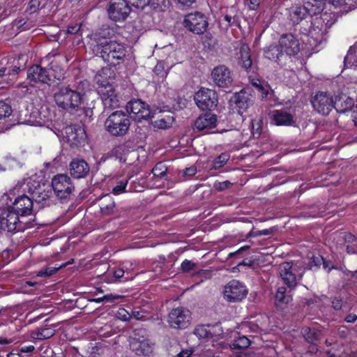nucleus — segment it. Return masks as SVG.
I'll return each instance as SVG.
<instances>
[{"label":"nucleus","instance_id":"nucleus-1","mask_svg":"<svg viewBox=\"0 0 357 357\" xmlns=\"http://www.w3.org/2000/svg\"><path fill=\"white\" fill-rule=\"evenodd\" d=\"M342 98L333 99L331 93L324 91H318L311 96L310 102L314 111L318 114L327 116L333 108L338 113L350 112L354 105L351 98H346L345 107H342Z\"/></svg>","mask_w":357,"mask_h":357},{"label":"nucleus","instance_id":"nucleus-2","mask_svg":"<svg viewBox=\"0 0 357 357\" xmlns=\"http://www.w3.org/2000/svg\"><path fill=\"white\" fill-rule=\"evenodd\" d=\"M91 44V48L96 56H100L109 66H116L123 63L126 57L127 50L121 43L109 41Z\"/></svg>","mask_w":357,"mask_h":357},{"label":"nucleus","instance_id":"nucleus-3","mask_svg":"<svg viewBox=\"0 0 357 357\" xmlns=\"http://www.w3.org/2000/svg\"><path fill=\"white\" fill-rule=\"evenodd\" d=\"M131 121L129 115L121 110L110 114L104 123L105 130L112 137H122L130 130Z\"/></svg>","mask_w":357,"mask_h":357},{"label":"nucleus","instance_id":"nucleus-4","mask_svg":"<svg viewBox=\"0 0 357 357\" xmlns=\"http://www.w3.org/2000/svg\"><path fill=\"white\" fill-rule=\"evenodd\" d=\"M54 99L59 107L70 113L77 112L84 101L71 89L70 85L58 88L54 94Z\"/></svg>","mask_w":357,"mask_h":357},{"label":"nucleus","instance_id":"nucleus-5","mask_svg":"<svg viewBox=\"0 0 357 357\" xmlns=\"http://www.w3.org/2000/svg\"><path fill=\"white\" fill-rule=\"evenodd\" d=\"M279 270L282 282L290 290L297 287L298 281L302 279L305 273V268L291 262L282 264Z\"/></svg>","mask_w":357,"mask_h":357},{"label":"nucleus","instance_id":"nucleus-6","mask_svg":"<svg viewBox=\"0 0 357 357\" xmlns=\"http://www.w3.org/2000/svg\"><path fill=\"white\" fill-rule=\"evenodd\" d=\"M51 185L54 195L61 200L68 199L75 190V185L70 177L65 174L54 176Z\"/></svg>","mask_w":357,"mask_h":357},{"label":"nucleus","instance_id":"nucleus-7","mask_svg":"<svg viewBox=\"0 0 357 357\" xmlns=\"http://www.w3.org/2000/svg\"><path fill=\"white\" fill-rule=\"evenodd\" d=\"M183 26L190 32L200 35L206 31L208 26L207 17L198 11L185 15Z\"/></svg>","mask_w":357,"mask_h":357},{"label":"nucleus","instance_id":"nucleus-8","mask_svg":"<svg viewBox=\"0 0 357 357\" xmlns=\"http://www.w3.org/2000/svg\"><path fill=\"white\" fill-rule=\"evenodd\" d=\"M197 106L202 110H214L218 103V96L215 91L207 88H201L194 96Z\"/></svg>","mask_w":357,"mask_h":357},{"label":"nucleus","instance_id":"nucleus-9","mask_svg":"<svg viewBox=\"0 0 357 357\" xmlns=\"http://www.w3.org/2000/svg\"><path fill=\"white\" fill-rule=\"evenodd\" d=\"M126 111L135 121L148 120L153 117L150 106L140 99H132L126 105Z\"/></svg>","mask_w":357,"mask_h":357},{"label":"nucleus","instance_id":"nucleus-10","mask_svg":"<svg viewBox=\"0 0 357 357\" xmlns=\"http://www.w3.org/2000/svg\"><path fill=\"white\" fill-rule=\"evenodd\" d=\"M109 19L114 22L124 21L131 12L126 0H111L107 6Z\"/></svg>","mask_w":357,"mask_h":357},{"label":"nucleus","instance_id":"nucleus-11","mask_svg":"<svg viewBox=\"0 0 357 357\" xmlns=\"http://www.w3.org/2000/svg\"><path fill=\"white\" fill-rule=\"evenodd\" d=\"M27 187L28 192L30 193L32 199L38 204H43V206L52 196L50 187L43 182L33 180L28 183Z\"/></svg>","mask_w":357,"mask_h":357},{"label":"nucleus","instance_id":"nucleus-12","mask_svg":"<svg viewBox=\"0 0 357 357\" xmlns=\"http://www.w3.org/2000/svg\"><path fill=\"white\" fill-rule=\"evenodd\" d=\"M146 331L144 329H136L134 331V337L130 345L132 349L137 355L149 356L153 352V344L144 337Z\"/></svg>","mask_w":357,"mask_h":357},{"label":"nucleus","instance_id":"nucleus-13","mask_svg":"<svg viewBox=\"0 0 357 357\" xmlns=\"http://www.w3.org/2000/svg\"><path fill=\"white\" fill-rule=\"evenodd\" d=\"M247 294L248 289L238 280H232L225 287L224 297L229 302H240L246 297Z\"/></svg>","mask_w":357,"mask_h":357},{"label":"nucleus","instance_id":"nucleus-14","mask_svg":"<svg viewBox=\"0 0 357 357\" xmlns=\"http://www.w3.org/2000/svg\"><path fill=\"white\" fill-rule=\"evenodd\" d=\"M190 312L182 307L172 310L168 316V322L174 328H185L189 324Z\"/></svg>","mask_w":357,"mask_h":357},{"label":"nucleus","instance_id":"nucleus-15","mask_svg":"<svg viewBox=\"0 0 357 357\" xmlns=\"http://www.w3.org/2000/svg\"><path fill=\"white\" fill-rule=\"evenodd\" d=\"M231 105L237 109V112L242 115L253 104V97L245 89L235 93L230 98Z\"/></svg>","mask_w":357,"mask_h":357},{"label":"nucleus","instance_id":"nucleus-16","mask_svg":"<svg viewBox=\"0 0 357 357\" xmlns=\"http://www.w3.org/2000/svg\"><path fill=\"white\" fill-rule=\"evenodd\" d=\"M211 78L213 83L218 87H228L233 82L231 72L225 65L215 67L211 71Z\"/></svg>","mask_w":357,"mask_h":357},{"label":"nucleus","instance_id":"nucleus-17","mask_svg":"<svg viewBox=\"0 0 357 357\" xmlns=\"http://www.w3.org/2000/svg\"><path fill=\"white\" fill-rule=\"evenodd\" d=\"M98 93L100 95L102 102L104 106L103 113L106 109H113L119 106V100L113 86L107 84L104 87H101Z\"/></svg>","mask_w":357,"mask_h":357},{"label":"nucleus","instance_id":"nucleus-18","mask_svg":"<svg viewBox=\"0 0 357 357\" xmlns=\"http://www.w3.org/2000/svg\"><path fill=\"white\" fill-rule=\"evenodd\" d=\"M278 43L284 54L291 56L300 52V43L296 36L291 33H283L279 38Z\"/></svg>","mask_w":357,"mask_h":357},{"label":"nucleus","instance_id":"nucleus-19","mask_svg":"<svg viewBox=\"0 0 357 357\" xmlns=\"http://www.w3.org/2000/svg\"><path fill=\"white\" fill-rule=\"evenodd\" d=\"M19 215L20 214L10 208H0V220L3 231H15L19 222Z\"/></svg>","mask_w":357,"mask_h":357},{"label":"nucleus","instance_id":"nucleus-20","mask_svg":"<svg viewBox=\"0 0 357 357\" xmlns=\"http://www.w3.org/2000/svg\"><path fill=\"white\" fill-rule=\"evenodd\" d=\"M67 142L71 147H78L84 144L86 135L84 130L76 125H70L65 129Z\"/></svg>","mask_w":357,"mask_h":357},{"label":"nucleus","instance_id":"nucleus-21","mask_svg":"<svg viewBox=\"0 0 357 357\" xmlns=\"http://www.w3.org/2000/svg\"><path fill=\"white\" fill-rule=\"evenodd\" d=\"M13 209L21 216L30 215L33 211V199L26 195L18 196L13 204Z\"/></svg>","mask_w":357,"mask_h":357},{"label":"nucleus","instance_id":"nucleus-22","mask_svg":"<svg viewBox=\"0 0 357 357\" xmlns=\"http://www.w3.org/2000/svg\"><path fill=\"white\" fill-rule=\"evenodd\" d=\"M27 79L34 83L48 84L51 80L47 69L39 65H33L27 70Z\"/></svg>","mask_w":357,"mask_h":357},{"label":"nucleus","instance_id":"nucleus-23","mask_svg":"<svg viewBox=\"0 0 357 357\" xmlns=\"http://www.w3.org/2000/svg\"><path fill=\"white\" fill-rule=\"evenodd\" d=\"M90 171L88 163L83 159L75 158L70 164V173L75 178L86 177Z\"/></svg>","mask_w":357,"mask_h":357},{"label":"nucleus","instance_id":"nucleus-24","mask_svg":"<svg viewBox=\"0 0 357 357\" xmlns=\"http://www.w3.org/2000/svg\"><path fill=\"white\" fill-rule=\"evenodd\" d=\"M217 123L215 114L206 112L200 115L195 121V126L199 130L215 128Z\"/></svg>","mask_w":357,"mask_h":357},{"label":"nucleus","instance_id":"nucleus-25","mask_svg":"<svg viewBox=\"0 0 357 357\" xmlns=\"http://www.w3.org/2000/svg\"><path fill=\"white\" fill-rule=\"evenodd\" d=\"M116 31L117 26L103 28L94 35L93 40L91 44H98L101 42L104 43V40L107 42L115 41L114 40H112V38L116 35Z\"/></svg>","mask_w":357,"mask_h":357},{"label":"nucleus","instance_id":"nucleus-26","mask_svg":"<svg viewBox=\"0 0 357 357\" xmlns=\"http://www.w3.org/2000/svg\"><path fill=\"white\" fill-rule=\"evenodd\" d=\"M264 53L266 59L277 62L278 63L280 62L281 59L284 54L279 43L278 45H271L264 48Z\"/></svg>","mask_w":357,"mask_h":357},{"label":"nucleus","instance_id":"nucleus-27","mask_svg":"<svg viewBox=\"0 0 357 357\" xmlns=\"http://www.w3.org/2000/svg\"><path fill=\"white\" fill-rule=\"evenodd\" d=\"M308 16H310V11L307 10L304 4L302 6L292 8L289 12V20L294 25L299 24Z\"/></svg>","mask_w":357,"mask_h":357},{"label":"nucleus","instance_id":"nucleus-28","mask_svg":"<svg viewBox=\"0 0 357 357\" xmlns=\"http://www.w3.org/2000/svg\"><path fill=\"white\" fill-rule=\"evenodd\" d=\"M291 291L289 289L288 291L285 287H280L278 289L275 296L277 307H283L292 301Z\"/></svg>","mask_w":357,"mask_h":357},{"label":"nucleus","instance_id":"nucleus-29","mask_svg":"<svg viewBox=\"0 0 357 357\" xmlns=\"http://www.w3.org/2000/svg\"><path fill=\"white\" fill-rule=\"evenodd\" d=\"M273 120L277 126H291L294 123V116L285 110H275Z\"/></svg>","mask_w":357,"mask_h":357},{"label":"nucleus","instance_id":"nucleus-30","mask_svg":"<svg viewBox=\"0 0 357 357\" xmlns=\"http://www.w3.org/2000/svg\"><path fill=\"white\" fill-rule=\"evenodd\" d=\"M250 83L258 91L261 93V98H268V95H273L274 91L267 84V82H262L257 78L250 77Z\"/></svg>","mask_w":357,"mask_h":357},{"label":"nucleus","instance_id":"nucleus-31","mask_svg":"<svg viewBox=\"0 0 357 357\" xmlns=\"http://www.w3.org/2000/svg\"><path fill=\"white\" fill-rule=\"evenodd\" d=\"M302 333L310 344H318L321 340V332L317 329L305 327L302 329Z\"/></svg>","mask_w":357,"mask_h":357},{"label":"nucleus","instance_id":"nucleus-32","mask_svg":"<svg viewBox=\"0 0 357 357\" xmlns=\"http://www.w3.org/2000/svg\"><path fill=\"white\" fill-rule=\"evenodd\" d=\"M100 212L104 215L114 213L115 203L109 195H105L100 199Z\"/></svg>","mask_w":357,"mask_h":357},{"label":"nucleus","instance_id":"nucleus-33","mask_svg":"<svg viewBox=\"0 0 357 357\" xmlns=\"http://www.w3.org/2000/svg\"><path fill=\"white\" fill-rule=\"evenodd\" d=\"M303 4L310 11V17L321 14L324 8V0H303Z\"/></svg>","mask_w":357,"mask_h":357},{"label":"nucleus","instance_id":"nucleus-34","mask_svg":"<svg viewBox=\"0 0 357 357\" xmlns=\"http://www.w3.org/2000/svg\"><path fill=\"white\" fill-rule=\"evenodd\" d=\"M250 51L247 45H243L240 48L239 64L246 70L250 69L252 65Z\"/></svg>","mask_w":357,"mask_h":357},{"label":"nucleus","instance_id":"nucleus-35","mask_svg":"<svg viewBox=\"0 0 357 357\" xmlns=\"http://www.w3.org/2000/svg\"><path fill=\"white\" fill-rule=\"evenodd\" d=\"M130 142L126 141L123 144H120L114 146L112 149V155L114 156L116 159H118L121 162H126L125 155L128 152V148L130 147L129 144Z\"/></svg>","mask_w":357,"mask_h":357},{"label":"nucleus","instance_id":"nucleus-36","mask_svg":"<svg viewBox=\"0 0 357 357\" xmlns=\"http://www.w3.org/2000/svg\"><path fill=\"white\" fill-rule=\"evenodd\" d=\"M55 334V330L51 328H38L35 329L31 336L33 338L43 340L52 337Z\"/></svg>","mask_w":357,"mask_h":357},{"label":"nucleus","instance_id":"nucleus-37","mask_svg":"<svg viewBox=\"0 0 357 357\" xmlns=\"http://www.w3.org/2000/svg\"><path fill=\"white\" fill-rule=\"evenodd\" d=\"M70 87L77 94H79L81 99L84 100L86 91L90 89V83L86 79H81L76 82L75 84L72 86H70Z\"/></svg>","mask_w":357,"mask_h":357},{"label":"nucleus","instance_id":"nucleus-38","mask_svg":"<svg viewBox=\"0 0 357 357\" xmlns=\"http://www.w3.org/2000/svg\"><path fill=\"white\" fill-rule=\"evenodd\" d=\"M344 62L347 67L357 66V42L349 48Z\"/></svg>","mask_w":357,"mask_h":357},{"label":"nucleus","instance_id":"nucleus-39","mask_svg":"<svg viewBox=\"0 0 357 357\" xmlns=\"http://www.w3.org/2000/svg\"><path fill=\"white\" fill-rule=\"evenodd\" d=\"M250 345V340L247 337L242 335L234 338L230 344V347L233 349H246Z\"/></svg>","mask_w":357,"mask_h":357},{"label":"nucleus","instance_id":"nucleus-40","mask_svg":"<svg viewBox=\"0 0 357 357\" xmlns=\"http://www.w3.org/2000/svg\"><path fill=\"white\" fill-rule=\"evenodd\" d=\"M230 155L227 153H222L220 155L216 157L212 163V165L210 168L211 170L219 169L222 167L228 160H229Z\"/></svg>","mask_w":357,"mask_h":357},{"label":"nucleus","instance_id":"nucleus-41","mask_svg":"<svg viewBox=\"0 0 357 357\" xmlns=\"http://www.w3.org/2000/svg\"><path fill=\"white\" fill-rule=\"evenodd\" d=\"M148 1L146 6H149L156 11H163L169 3L168 0H148Z\"/></svg>","mask_w":357,"mask_h":357},{"label":"nucleus","instance_id":"nucleus-42","mask_svg":"<svg viewBox=\"0 0 357 357\" xmlns=\"http://www.w3.org/2000/svg\"><path fill=\"white\" fill-rule=\"evenodd\" d=\"M66 265L63 264L59 267H46L38 271L36 275L38 277H49L56 273L61 268L65 267Z\"/></svg>","mask_w":357,"mask_h":357},{"label":"nucleus","instance_id":"nucleus-43","mask_svg":"<svg viewBox=\"0 0 357 357\" xmlns=\"http://www.w3.org/2000/svg\"><path fill=\"white\" fill-rule=\"evenodd\" d=\"M167 172V167L162 162H158L152 169V173L155 177L162 178Z\"/></svg>","mask_w":357,"mask_h":357},{"label":"nucleus","instance_id":"nucleus-44","mask_svg":"<svg viewBox=\"0 0 357 357\" xmlns=\"http://www.w3.org/2000/svg\"><path fill=\"white\" fill-rule=\"evenodd\" d=\"M335 7L342 8L344 11L351 10L354 6L352 4L353 0H328Z\"/></svg>","mask_w":357,"mask_h":357},{"label":"nucleus","instance_id":"nucleus-45","mask_svg":"<svg viewBox=\"0 0 357 357\" xmlns=\"http://www.w3.org/2000/svg\"><path fill=\"white\" fill-rule=\"evenodd\" d=\"M261 123L262 121L259 119H255L252 121V134L253 138L258 139L261 133Z\"/></svg>","mask_w":357,"mask_h":357},{"label":"nucleus","instance_id":"nucleus-46","mask_svg":"<svg viewBox=\"0 0 357 357\" xmlns=\"http://www.w3.org/2000/svg\"><path fill=\"white\" fill-rule=\"evenodd\" d=\"M320 19L325 23L326 28H330L336 21L335 15L333 13H328L327 12L322 13Z\"/></svg>","mask_w":357,"mask_h":357},{"label":"nucleus","instance_id":"nucleus-47","mask_svg":"<svg viewBox=\"0 0 357 357\" xmlns=\"http://www.w3.org/2000/svg\"><path fill=\"white\" fill-rule=\"evenodd\" d=\"M11 106L3 100H0V119L9 116L12 114Z\"/></svg>","mask_w":357,"mask_h":357},{"label":"nucleus","instance_id":"nucleus-48","mask_svg":"<svg viewBox=\"0 0 357 357\" xmlns=\"http://www.w3.org/2000/svg\"><path fill=\"white\" fill-rule=\"evenodd\" d=\"M128 180L129 179L119 181L116 183V185L113 188L112 192L114 195H120L124 192H126V188L128 185Z\"/></svg>","mask_w":357,"mask_h":357},{"label":"nucleus","instance_id":"nucleus-49","mask_svg":"<svg viewBox=\"0 0 357 357\" xmlns=\"http://www.w3.org/2000/svg\"><path fill=\"white\" fill-rule=\"evenodd\" d=\"M120 298H121V296L113 295L112 294H106L102 297L93 299L92 301H95L96 303H100L102 301L112 303V302H114L115 300L119 299Z\"/></svg>","mask_w":357,"mask_h":357},{"label":"nucleus","instance_id":"nucleus-50","mask_svg":"<svg viewBox=\"0 0 357 357\" xmlns=\"http://www.w3.org/2000/svg\"><path fill=\"white\" fill-rule=\"evenodd\" d=\"M194 333L200 338H206L211 335V333L206 330L204 326H198L196 327Z\"/></svg>","mask_w":357,"mask_h":357},{"label":"nucleus","instance_id":"nucleus-51","mask_svg":"<svg viewBox=\"0 0 357 357\" xmlns=\"http://www.w3.org/2000/svg\"><path fill=\"white\" fill-rule=\"evenodd\" d=\"M321 261H323V257L318 255L317 256H313L310 260V264L307 265V266L305 267V269H312V267L316 266L319 267L321 265Z\"/></svg>","mask_w":357,"mask_h":357},{"label":"nucleus","instance_id":"nucleus-52","mask_svg":"<svg viewBox=\"0 0 357 357\" xmlns=\"http://www.w3.org/2000/svg\"><path fill=\"white\" fill-rule=\"evenodd\" d=\"M42 0H31L29 3V6L26 11L29 13V14H32L36 13L40 8Z\"/></svg>","mask_w":357,"mask_h":357},{"label":"nucleus","instance_id":"nucleus-53","mask_svg":"<svg viewBox=\"0 0 357 357\" xmlns=\"http://www.w3.org/2000/svg\"><path fill=\"white\" fill-rule=\"evenodd\" d=\"M232 183L229 181H225L222 182H215L213 185V187L218 191H223L225 190L229 189L231 187Z\"/></svg>","mask_w":357,"mask_h":357},{"label":"nucleus","instance_id":"nucleus-54","mask_svg":"<svg viewBox=\"0 0 357 357\" xmlns=\"http://www.w3.org/2000/svg\"><path fill=\"white\" fill-rule=\"evenodd\" d=\"M196 266V264L192 261L185 259L184 260L181 266V270L184 273H188L191 270H193Z\"/></svg>","mask_w":357,"mask_h":357},{"label":"nucleus","instance_id":"nucleus-55","mask_svg":"<svg viewBox=\"0 0 357 357\" xmlns=\"http://www.w3.org/2000/svg\"><path fill=\"white\" fill-rule=\"evenodd\" d=\"M132 317L135 318L137 320H147L149 319L148 314L146 312L141 310H133L132 312Z\"/></svg>","mask_w":357,"mask_h":357},{"label":"nucleus","instance_id":"nucleus-56","mask_svg":"<svg viewBox=\"0 0 357 357\" xmlns=\"http://www.w3.org/2000/svg\"><path fill=\"white\" fill-rule=\"evenodd\" d=\"M128 3L137 8L143 9L149 2L148 0H126Z\"/></svg>","mask_w":357,"mask_h":357},{"label":"nucleus","instance_id":"nucleus-57","mask_svg":"<svg viewBox=\"0 0 357 357\" xmlns=\"http://www.w3.org/2000/svg\"><path fill=\"white\" fill-rule=\"evenodd\" d=\"M153 72L157 75H159V76H161V77H164V76H166L167 75V73L165 71V69H164V64L162 63V62H158L154 69H153Z\"/></svg>","mask_w":357,"mask_h":357},{"label":"nucleus","instance_id":"nucleus-58","mask_svg":"<svg viewBox=\"0 0 357 357\" xmlns=\"http://www.w3.org/2000/svg\"><path fill=\"white\" fill-rule=\"evenodd\" d=\"M250 248V245H245V246H243L241 248H240L238 250L234 252H231L228 255V258H232V257H240L243 255V253L249 250Z\"/></svg>","mask_w":357,"mask_h":357},{"label":"nucleus","instance_id":"nucleus-59","mask_svg":"<svg viewBox=\"0 0 357 357\" xmlns=\"http://www.w3.org/2000/svg\"><path fill=\"white\" fill-rule=\"evenodd\" d=\"M195 351V349L192 347L182 349L175 357H190Z\"/></svg>","mask_w":357,"mask_h":357},{"label":"nucleus","instance_id":"nucleus-60","mask_svg":"<svg viewBox=\"0 0 357 357\" xmlns=\"http://www.w3.org/2000/svg\"><path fill=\"white\" fill-rule=\"evenodd\" d=\"M343 238H344V243L347 245L356 243V238L355 236L351 233H345L343 236Z\"/></svg>","mask_w":357,"mask_h":357},{"label":"nucleus","instance_id":"nucleus-61","mask_svg":"<svg viewBox=\"0 0 357 357\" xmlns=\"http://www.w3.org/2000/svg\"><path fill=\"white\" fill-rule=\"evenodd\" d=\"M321 264L323 265V268L328 272H329L333 268H334V266H333L332 261L330 260H326L324 257H323V261H321Z\"/></svg>","mask_w":357,"mask_h":357},{"label":"nucleus","instance_id":"nucleus-62","mask_svg":"<svg viewBox=\"0 0 357 357\" xmlns=\"http://www.w3.org/2000/svg\"><path fill=\"white\" fill-rule=\"evenodd\" d=\"M197 172V168L195 166L187 167L183 170V174L188 176H194Z\"/></svg>","mask_w":357,"mask_h":357},{"label":"nucleus","instance_id":"nucleus-63","mask_svg":"<svg viewBox=\"0 0 357 357\" xmlns=\"http://www.w3.org/2000/svg\"><path fill=\"white\" fill-rule=\"evenodd\" d=\"M80 29V25L78 24H76L75 25H70L68 26L67 31L68 33L70 34H75L77 33Z\"/></svg>","mask_w":357,"mask_h":357},{"label":"nucleus","instance_id":"nucleus-64","mask_svg":"<svg viewBox=\"0 0 357 357\" xmlns=\"http://www.w3.org/2000/svg\"><path fill=\"white\" fill-rule=\"evenodd\" d=\"M346 250L349 254H355L357 252V243L346 245Z\"/></svg>","mask_w":357,"mask_h":357}]
</instances>
